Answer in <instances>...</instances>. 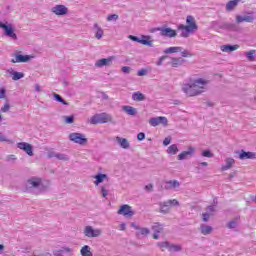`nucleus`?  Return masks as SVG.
Masks as SVG:
<instances>
[{
	"label": "nucleus",
	"instance_id": "f8f14e48",
	"mask_svg": "<svg viewBox=\"0 0 256 256\" xmlns=\"http://www.w3.org/2000/svg\"><path fill=\"white\" fill-rule=\"evenodd\" d=\"M33 59L31 55H21L17 53L15 57L11 60V63H29Z\"/></svg>",
	"mask_w": 256,
	"mask_h": 256
},
{
	"label": "nucleus",
	"instance_id": "a878e982",
	"mask_svg": "<svg viewBox=\"0 0 256 256\" xmlns=\"http://www.w3.org/2000/svg\"><path fill=\"white\" fill-rule=\"evenodd\" d=\"M181 51H183V47L173 46V47L166 48L164 50V53L166 55H171V53H181Z\"/></svg>",
	"mask_w": 256,
	"mask_h": 256
},
{
	"label": "nucleus",
	"instance_id": "8fccbe9b",
	"mask_svg": "<svg viewBox=\"0 0 256 256\" xmlns=\"http://www.w3.org/2000/svg\"><path fill=\"white\" fill-rule=\"evenodd\" d=\"M119 19V15L117 14H111L107 17V21H117Z\"/></svg>",
	"mask_w": 256,
	"mask_h": 256
},
{
	"label": "nucleus",
	"instance_id": "39448f33",
	"mask_svg": "<svg viewBox=\"0 0 256 256\" xmlns=\"http://www.w3.org/2000/svg\"><path fill=\"white\" fill-rule=\"evenodd\" d=\"M0 29H3L5 37H9L12 41H17V34L15 33V26L9 22L0 21Z\"/></svg>",
	"mask_w": 256,
	"mask_h": 256
},
{
	"label": "nucleus",
	"instance_id": "bf43d9fd",
	"mask_svg": "<svg viewBox=\"0 0 256 256\" xmlns=\"http://www.w3.org/2000/svg\"><path fill=\"white\" fill-rule=\"evenodd\" d=\"M122 71H123L124 73H126L127 75H129V73H131V67L123 66V67H122Z\"/></svg>",
	"mask_w": 256,
	"mask_h": 256
},
{
	"label": "nucleus",
	"instance_id": "bb28decb",
	"mask_svg": "<svg viewBox=\"0 0 256 256\" xmlns=\"http://www.w3.org/2000/svg\"><path fill=\"white\" fill-rule=\"evenodd\" d=\"M200 231L202 235H211L213 233V227L207 225V224H202L200 226Z\"/></svg>",
	"mask_w": 256,
	"mask_h": 256
},
{
	"label": "nucleus",
	"instance_id": "a211bd4d",
	"mask_svg": "<svg viewBox=\"0 0 256 256\" xmlns=\"http://www.w3.org/2000/svg\"><path fill=\"white\" fill-rule=\"evenodd\" d=\"M115 57L110 56L108 58H102L97 61V67H109L113 63Z\"/></svg>",
	"mask_w": 256,
	"mask_h": 256
},
{
	"label": "nucleus",
	"instance_id": "412c9836",
	"mask_svg": "<svg viewBox=\"0 0 256 256\" xmlns=\"http://www.w3.org/2000/svg\"><path fill=\"white\" fill-rule=\"evenodd\" d=\"M112 119L111 115L107 113H100L97 115V123H109Z\"/></svg>",
	"mask_w": 256,
	"mask_h": 256
},
{
	"label": "nucleus",
	"instance_id": "4468645a",
	"mask_svg": "<svg viewBox=\"0 0 256 256\" xmlns=\"http://www.w3.org/2000/svg\"><path fill=\"white\" fill-rule=\"evenodd\" d=\"M238 159H240V161H245V159H256V153L241 150Z\"/></svg>",
	"mask_w": 256,
	"mask_h": 256
},
{
	"label": "nucleus",
	"instance_id": "dca6fc26",
	"mask_svg": "<svg viewBox=\"0 0 256 256\" xmlns=\"http://www.w3.org/2000/svg\"><path fill=\"white\" fill-rule=\"evenodd\" d=\"M7 73L12 77V81H19V79H23V77H25L23 72H17L13 70V68H9Z\"/></svg>",
	"mask_w": 256,
	"mask_h": 256
},
{
	"label": "nucleus",
	"instance_id": "ea45409f",
	"mask_svg": "<svg viewBox=\"0 0 256 256\" xmlns=\"http://www.w3.org/2000/svg\"><path fill=\"white\" fill-rule=\"evenodd\" d=\"M152 231H154V233H160L163 231V225L159 224V223H154L152 226Z\"/></svg>",
	"mask_w": 256,
	"mask_h": 256
},
{
	"label": "nucleus",
	"instance_id": "9b49d317",
	"mask_svg": "<svg viewBox=\"0 0 256 256\" xmlns=\"http://www.w3.org/2000/svg\"><path fill=\"white\" fill-rule=\"evenodd\" d=\"M117 213L118 215H123L124 217H133V215H135L133 208L127 204L120 206Z\"/></svg>",
	"mask_w": 256,
	"mask_h": 256
},
{
	"label": "nucleus",
	"instance_id": "a19ab883",
	"mask_svg": "<svg viewBox=\"0 0 256 256\" xmlns=\"http://www.w3.org/2000/svg\"><path fill=\"white\" fill-rule=\"evenodd\" d=\"M56 159H58V161H69V156L67 154L58 152Z\"/></svg>",
	"mask_w": 256,
	"mask_h": 256
},
{
	"label": "nucleus",
	"instance_id": "c85d7f7f",
	"mask_svg": "<svg viewBox=\"0 0 256 256\" xmlns=\"http://www.w3.org/2000/svg\"><path fill=\"white\" fill-rule=\"evenodd\" d=\"M241 0H231L226 4V11H234Z\"/></svg>",
	"mask_w": 256,
	"mask_h": 256
},
{
	"label": "nucleus",
	"instance_id": "aec40b11",
	"mask_svg": "<svg viewBox=\"0 0 256 256\" xmlns=\"http://www.w3.org/2000/svg\"><path fill=\"white\" fill-rule=\"evenodd\" d=\"M115 141L122 149H129V147H131V144L129 143V140H127V138H121L119 136H116Z\"/></svg>",
	"mask_w": 256,
	"mask_h": 256
},
{
	"label": "nucleus",
	"instance_id": "a18cd8bd",
	"mask_svg": "<svg viewBox=\"0 0 256 256\" xmlns=\"http://www.w3.org/2000/svg\"><path fill=\"white\" fill-rule=\"evenodd\" d=\"M63 119L68 125H71L75 121V117L73 116H63Z\"/></svg>",
	"mask_w": 256,
	"mask_h": 256
},
{
	"label": "nucleus",
	"instance_id": "0eeeda50",
	"mask_svg": "<svg viewBox=\"0 0 256 256\" xmlns=\"http://www.w3.org/2000/svg\"><path fill=\"white\" fill-rule=\"evenodd\" d=\"M155 31H160V35L162 37H169L170 39L173 37H177V31H175L169 27L153 28L152 33H155Z\"/></svg>",
	"mask_w": 256,
	"mask_h": 256
},
{
	"label": "nucleus",
	"instance_id": "09e8293b",
	"mask_svg": "<svg viewBox=\"0 0 256 256\" xmlns=\"http://www.w3.org/2000/svg\"><path fill=\"white\" fill-rule=\"evenodd\" d=\"M210 217H212L209 212H204L202 213V219L205 223H207V221H209Z\"/></svg>",
	"mask_w": 256,
	"mask_h": 256
},
{
	"label": "nucleus",
	"instance_id": "69168bd1",
	"mask_svg": "<svg viewBox=\"0 0 256 256\" xmlns=\"http://www.w3.org/2000/svg\"><path fill=\"white\" fill-rule=\"evenodd\" d=\"M146 191H153V184H148L145 186Z\"/></svg>",
	"mask_w": 256,
	"mask_h": 256
},
{
	"label": "nucleus",
	"instance_id": "1a4fd4ad",
	"mask_svg": "<svg viewBox=\"0 0 256 256\" xmlns=\"http://www.w3.org/2000/svg\"><path fill=\"white\" fill-rule=\"evenodd\" d=\"M69 139L73 143H77L78 145H85L87 143V137H85L82 133H71L69 134Z\"/></svg>",
	"mask_w": 256,
	"mask_h": 256
},
{
	"label": "nucleus",
	"instance_id": "c9c22d12",
	"mask_svg": "<svg viewBox=\"0 0 256 256\" xmlns=\"http://www.w3.org/2000/svg\"><path fill=\"white\" fill-rule=\"evenodd\" d=\"M132 227H134L135 229H139L137 235H149L150 233L148 228H139L138 226H135L134 223H132Z\"/></svg>",
	"mask_w": 256,
	"mask_h": 256
},
{
	"label": "nucleus",
	"instance_id": "e433bc0d",
	"mask_svg": "<svg viewBox=\"0 0 256 256\" xmlns=\"http://www.w3.org/2000/svg\"><path fill=\"white\" fill-rule=\"evenodd\" d=\"M237 225H239V218H235V219L231 220L227 224V228L228 229H236Z\"/></svg>",
	"mask_w": 256,
	"mask_h": 256
},
{
	"label": "nucleus",
	"instance_id": "f03ea898",
	"mask_svg": "<svg viewBox=\"0 0 256 256\" xmlns=\"http://www.w3.org/2000/svg\"><path fill=\"white\" fill-rule=\"evenodd\" d=\"M199 29L197 22L195 21V17L189 15L186 17V25L180 24L178 25V31H181L180 37L187 39L190 35L196 33Z\"/></svg>",
	"mask_w": 256,
	"mask_h": 256
},
{
	"label": "nucleus",
	"instance_id": "4be33fe9",
	"mask_svg": "<svg viewBox=\"0 0 256 256\" xmlns=\"http://www.w3.org/2000/svg\"><path fill=\"white\" fill-rule=\"evenodd\" d=\"M225 165L221 167L222 171H229L235 165V160L232 157H227L224 160Z\"/></svg>",
	"mask_w": 256,
	"mask_h": 256
},
{
	"label": "nucleus",
	"instance_id": "774afa93",
	"mask_svg": "<svg viewBox=\"0 0 256 256\" xmlns=\"http://www.w3.org/2000/svg\"><path fill=\"white\" fill-rule=\"evenodd\" d=\"M0 141H7V138L0 132Z\"/></svg>",
	"mask_w": 256,
	"mask_h": 256
},
{
	"label": "nucleus",
	"instance_id": "5fc2aeb1",
	"mask_svg": "<svg viewBox=\"0 0 256 256\" xmlns=\"http://www.w3.org/2000/svg\"><path fill=\"white\" fill-rule=\"evenodd\" d=\"M57 154H58V152L51 151L48 153V157H49V159H53V158L57 159Z\"/></svg>",
	"mask_w": 256,
	"mask_h": 256
},
{
	"label": "nucleus",
	"instance_id": "f3484780",
	"mask_svg": "<svg viewBox=\"0 0 256 256\" xmlns=\"http://www.w3.org/2000/svg\"><path fill=\"white\" fill-rule=\"evenodd\" d=\"M181 187V183L177 180H169L165 182L164 188L168 191L171 189H179Z\"/></svg>",
	"mask_w": 256,
	"mask_h": 256
},
{
	"label": "nucleus",
	"instance_id": "e2e57ef3",
	"mask_svg": "<svg viewBox=\"0 0 256 256\" xmlns=\"http://www.w3.org/2000/svg\"><path fill=\"white\" fill-rule=\"evenodd\" d=\"M137 139L138 141H143V139H145V133L143 132L138 133Z\"/></svg>",
	"mask_w": 256,
	"mask_h": 256
},
{
	"label": "nucleus",
	"instance_id": "4c0bfd02",
	"mask_svg": "<svg viewBox=\"0 0 256 256\" xmlns=\"http://www.w3.org/2000/svg\"><path fill=\"white\" fill-rule=\"evenodd\" d=\"M169 246H170V243L168 241L157 243V247H159V249H161V251H165V249H167L169 251Z\"/></svg>",
	"mask_w": 256,
	"mask_h": 256
},
{
	"label": "nucleus",
	"instance_id": "4d7b16f0",
	"mask_svg": "<svg viewBox=\"0 0 256 256\" xmlns=\"http://www.w3.org/2000/svg\"><path fill=\"white\" fill-rule=\"evenodd\" d=\"M167 59V56H161L157 62L158 67L163 65V62Z\"/></svg>",
	"mask_w": 256,
	"mask_h": 256
},
{
	"label": "nucleus",
	"instance_id": "423d86ee",
	"mask_svg": "<svg viewBox=\"0 0 256 256\" xmlns=\"http://www.w3.org/2000/svg\"><path fill=\"white\" fill-rule=\"evenodd\" d=\"M51 13L56 15L57 17H65V15L69 14V8L63 4H56L51 8Z\"/></svg>",
	"mask_w": 256,
	"mask_h": 256
},
{
	"label": "nucleus",
	"instance_id": "6e6552de",
	"mask_svg": "<svg viewBox=\"0 0 256 256\" xmlns=\"http://www.w3.org/2000/svg\"><path fill=\"white\" fill-rule=\"evenodd\" d=\"M236 23H253L256 17L253 15V12H247L246 14L236 15Z\"/></svg>",
	"mask_w": 256,
	"mask_h": 256
},
{
	"label": "nucleus",
	"instance_id": "cd10ccee",
	"mask_svg": "<svg viewBox=\"0 0 256 256\" xmlns=\"http://www.w3.org/2000/svg\"><path fill=\"white\" fill-rule=\"evenodd\" d=\"M139 43H141V45H147L148 47H153V41H151V36L142 35Z\"/></svg>",
	"mask_w": 256,
	"mask_h": 256
},
{
	"label": "nucleus",
	"instance_id": "2eb2a0df",
	"mask_svg": "<svg viewBox=\"0 0 256 256\" xmlns=\"http://www.w3.org/2000/svg\"><path fill=\"white\" fill-rule=\"evenodd\" d=\"M194 154L195 148L190 146L187 151H183L178 155V160L184 161V159H187V157H191Z\"/></svg>",
	"mask_w": 256,
	"mask_h": 256
},
{
	"label": "nucleus",
	"instance_id": "79ce46f5",
	"mask_svg": "<svg viewBox=\"0 0 256 256\" xmlns=\"http://www.w3.org/2000/svg\"><path fill=\"white\" fill-rule=\"evenodd\" d=\"M246 57L248 61H255V50H250L246 52Z\"/></svg>",
	"mask_w": 256,
	"mask_h": 256
},
{
	"label": "nucleus",
	"instance_id": "393cba45",
	"mask_svg": "<svg viewBox=\"0 0 256 256\" xmlns=\"http://www.w3.org/2000/svg\"><path fill=\"white\" fill-rule=\"evenodd\" d=\"M185 63V59H183L182 57H178V58H172L170 65L171 67H181V65H183Z\"/></svg>",
	"mask_w": 256,
	"mask_h": 256
},
{
	"label": "nucleus",
	"instance_id": "7ed1b4c3",
	"mask_svg": "<svg viewBox=\"0 0 256 256\" xmlns=\"http://www.w3.org/2000/svg\"><path fill=\"white\" fill-rule=\"evenodd\" d=\"M26 187L28 189H32L33 191H37V193H43V191L47 189L45 181L39 177H32L28 179Z\"/></svg>",
	"mask_w": 256,
	"mask_h": 256
},
{
	"label": "nucleus",
	"instance_id": "de8ad7c7",
	"mask_svg": "<svg viewBox=\"0 0 256 256\" xmlns=\"http://www.w3.org/2000/svg\"><path fill=\"white\" fill-rule=\"evenodd\" d=\"M205 213H208V215L213 217V215H215V206H208Z\"/></svg>",
	"mask_w": 256,
	"mask_h": 256
},
{
	"label": "nucleus",
	"instance_id": "473e14b6",
	"mask_svg": "<svg viewBox=\"0 0 256 256\" xmlns=\"http://www.w3.org/2000/svg\"><path fill=\"white\" fill-rule=\"evenodd\" d=\"M169 211H171V206H169L167 201L160 203V213L167 214Z\"/></svg>",
	"mask_w": 256,
	"mask_h": 256
},
{
	"label": "nucleus",
	"instance_id": "13d9d810",
	"mask_svg": "<svg viewBox=\"0 0 256 256\" xmlns=\"http://www.w3.org/2000/svg\"><path fill=\"white\" fill-rule=\"evenodd\" d=\"M128 39H130L131 41H136V43L140 42V38L137 36L129 35Z\"/></svg>",
	"mask_w": 256,
	"mask_h": 256
},
{
	"label": "nucleus",
	"instance_id": "20e7f679",
	"mask_svg": "<svg viewBox=\"0 0 256 256\" xmlns=\"http://www.w3.org/2000/svg\"><path fill=\"white\" fill-rule=\"evenodd\" d=\"M101 183H104V185L100 186V191L102 197L104 199L109 195V183H110V178L109 175L103 174L101 172L97 173V185H101Z\"/></svg>",
	"mask_w": 256,
	"mask_h": 256
},
{
	"label": "nucleus",
	"instance_id": "052dcab7",
	"mask_svg": "<svg viewBox=\"0 0 256 256\" xmlns=\"http://www.w3.org/2000/svg\"><path fill=\"white\" fill-rule=\"evenodd\" d=\"M171 144V137H166L163 141V145L167 147V145Z\"/></svg>",
	"mask_w": 256,
	"mask_h": 256
},
{
	"label": "nucleus",
	"instance_id": "58836bf2",
	"mask_svg": "<svg viewBox=\"0 0 256 256\" xmlns=\"http://www.w3.org/2000/svg\"><path fill=\"white\" fill-rule=\"evenodd\" d=\"M53 97H54L55 101H58V103H62V105H69V103L67 101H65L63 99V97H61V95L54 93Z\"/></svg>",
	"mask_w": 256,
	"mask_h": 256
},
{
	"label": "nucleus",
	"instance_id": "ddd939ff",
	"mask_svg": "<svg viewBox=\"0 0 256 256\" xmlns=\"http://www.w3.org/2000/svg\"><path fill=\"white\" fill-rule=\"evenodd\" d=\"M17 147L18 149L25 151V153H27V155H29L30 157H33V146H31V144L26 142H19L17 143Z\"/></svg>",
	"mask_w": 256,
	"mask_h": 256
},
{
	"label": "nucleus",
	"instance_id": "0e129e2a",
	"mask_svg": "<svg viewBox=\"0 0 256 256\" xmlns=\"http://www.w3.org/2000/svg\"><path fill=\"white\" fill-rule=\"evenodd\" d=\"M90 123H91V125H97V115H94V116L90 119Z\"/></svg>",
	"mask_w": 256,
	"mask_h": 256
},
{
	"label": "nucleus",
	"instance_id": "5701e85b",
	"mask_svg": "<svg viewBox=\"0 0 256 256\" xmlns=\"http://www.w3.org/2000/svg\"><path fill=\"white\" fill-rule=\"evenodd\" d=\"M220 49L223 53H231L233 51H237V49H239V45H222Z\"/></svg>",
	"mask_w": 256,
	"mask_h": 256
},
{
	"label": "nucleus",
	"instance_id": "680f3d73",
	"mask_svg": "<svg viewBox=\"0 0 256 256\" xmlns=\"http://www.w3.org/2000/svg\"><path fill=\"white\" fill-rule=\"evenodd\" d=\"M103 37V30L101 28H97V39H101Z\"/></svg>",
	"mask_w": 256,
	"mask_h": 256
},
{
	"label": "nucleus",
	"instance_id": "7c9ffc66",
	"mask_svg": "<svg viewBox=\"0 0 256 256\" xmlns=\"http://www.w3.org/2000/svg\"><path fill=\"white\" fill-rule=\"evenodd\" d=\"M123 111L127 113V115L135 116L137 115V108H134L132 106H123L122 107Z\"/></svg>",
	"mask_w": 256,
	"mask_h": 256
},
{
	"label": "nucleus",
	"instance_id": "c756f323",
	"mask_svg": "<svg viewBox=\"0 0 256 256\" xmlns=\"http://www.w3.org/2000/svg\"><path fill=\"white\" fill-rule=\"evenodd\" d=\"M166 153L168 155H177L179 153V147H177V144H172L167 148Z\"/></svg>",
	"mask_w": 256,
	"mask_h": 256
},
{
	"label": "nucleus",
	"instance_id": "338daca9",
	"mask_svg": "<svg viewBox=\"0 0 256 256\" xmlns=\"http://www.w3.org/2000/svg\"><path fill=\"white\" fill-rule=\"evenodd\" d=\"M5 97V89H0V99H3Z\"/></svg>",
	"mask_w": 256,
	"mask_h": 256
},
{
	"label": "nucleus",
	"instance_id": "c03bdc74",
	"mask_svg": "<svg viewBox=\"0 0 256 256\" xmlns=\"http://www.w3.org/2000/svg\"><path fill=\"white\" fill-rule=\"evenodd\" d=\"M202 157H207L208 159H211L212 157H214L213 152H211V150H204L202 152Z\"/></svg>",
	"mask_w": 256,
	"mask_h": 256
},
{
	"label": "nucleus",
	"instance_id": "b1692460",
	"mask_svg": "<svg viewBox=\"0 0 256 256\" xmlns=\"http://www.w3.org/2000/svg\"><path fill=\"white\" fill-rule=\"evenodd\" d=\"M222 29H226V31L237 32L239 31V26H237L235 23H224L222 25Z\"/></svg>",
	"mask_w": 256,
	"mask_h": 256
},
{
	"label": "nucleus",
	"instance_id": "9d476101",
	"mask_svg": "<svg viewBox=\"0 0 256 256\" xmlns=\"http://www.w3.org/2000/svg\"><path fill=\"white\" fill-rule=\"evenodd\" d=\"M149 124L151 125V127H157V125H163L164 127H167V125L169 124V120H167V117L165 116H158L150 118Z\"/></svg>",
	"mask_w": 256,
	"mask_h": 256
},
{
	"label": "nucleus",
	"instance_id": "f704fd0d",
	"mask_svg": "<svg viewBox=\"0 0 256 256\" xmlns=\"http://www.w3.org/2000/svg\"><path fill=\"white\" fill-rule=\"evenodd\" d=\"M181 249H182L181 245H179V244H171L170 243L168 251L170 253H177V252L181 251Z\"/></svg>",
	"mask_w": 256,
	"mask_h": 256
},
{
	"label": "nucleus",
	"instance_id": "2f4dec72",
	"mask_svg": "<svg viewBox=\"0 0 256 256\" xmlns=\"http://www.w3.org/2000/svg\"><path fill=\"white\" fill-rule=\"evenodd\" d=\"M133 101H145V94L141 93L140 91L134 92L132 94Z\"/></svg>",
	"mask_w": 256,
	"mask_h": 256
},
{
	"label": "nucleus",
	"instance_id": "864d4df0",
	"mask_svg": "<svg viewBox=\"0 0 256 256\" xmlns=\"http://www.w3.org/2000/svg\"><path fill=\"white\" fill-rule=\"evenodd\" d=\"M11 108V106H9V104L6 102L4 104V107L1 108L2 113H7V111H9V109Z\"/></svg>",
	"mask_w": 256,
	"mask_h": 256
},
{
	"label": "nucleus",
	"instance_id": "49530a36",
	"mask_svg": "<svg viewBox=\"0 0 256 256\" xmlns=\"http://www.w3.org/2000/svg\"><path fill=\"white\" fill-rule=\"evenodd\" d=\"M170 207H179V201L177 199H172L166 201Z\"/></svg>",
	"mask_w": 256,
	"mask_h": 256
},
{
	"label": "nucleus",
	"instance_id": "f257e3e1",
	"mask_svg": "<svg viewBox=\"0 0 256 256\" xmlns=\"http://www.w3.org/2000/svg\"><path fill=\"white\" fill-rule=\"evenodd\" d=\"M209 85V80L205 78H190L181 86V91L186 97H197L201 93H205V89Z\"/></svg>",
	"mask_w": 256,
	"mask_h": 256
},
{
	"label": "nucleus",
	"instance_id": "3c124183",
	"mask_svg": "<svg viewBox=\"0 0 256 256\" xmlns=\"http://www.w3.org/2000/svg\"><path fill=\"white\" fill-rule=\"evenodd\" d=\"M182 57H192L193 55L191 54V52H189V50H182L180 51Z\"/></svg>",
	"mask_w": 256,
	"mask_h": 256
},
{
	"label": "nucleus",
	"instance_id": "603ef678",
	"mask_svg": "<svg viewBox=\"0 0 256 256\" xmlns=\"http://www.w3.org/2000/svg\"><path fill=\"white\" fill-rule=\"evenodd\" d=\"M73 249L69 247H62V249L59 251V253H72Z\"/></svg>",
	"mask_w": 256,
	"mask_h": 256
},
{
	"label": "nucleus",
	"instance_id": "6e6d98bb",
	"mask_svg": "<svg viewBox=\"0 0 256 256\" xmlns=\"http://www.w3.org/2000/svg\"><path fill=\"white\" fill-rule=\"evenodd\" d=\"M138 77H144V75H147V70L141 69L137 73Z\"/></svg>",
	"mask_w": 256,
	"mask_h": 256
},
{
	"label": "nucleus",
	"instance_id": "6ab92c4d",
	"mask_svg": "<svg viewBox=\"0 0 256 256\" xmlns=\"http://www.w3.org/2000/svg\"><path fill=\"white\" fill-rule=\"evenodd\" d=\"M83 234L88 239H93V237H97V232L93 229L92 226H85L83 229Z\"/></svg>",
	"mask_w": 256,
	"mask_h": 256
},
{
	"label": "nucleus",
	"instance_id": "72a5a7b5",
	"mask_svg": "<svg viewBox=\"0 0 256 256\" xmlns=\"http://www.w3.org/2000/svg\"><path fill=\"white\" fill-rule=\"evenodd\" d=\"M80 253L82 256H93V253L91 252V247H89L88 245L82 247Z\"/></svg>",
	"mask_w": 256,
	"mask_h": 256
},
{
	"label": "nucleus",
	"instance_id": "37998d69",
	"mask_svg": "<svg viewBox=\"0 0 256 256\" xmlns=\"http://www.w3.org/2000/svg\"><path fill=\"white\" fill-rule=\"evenodd\" d=\"M97 98L101 99L102 101H107V99H109V96L105 94V92H98Z\"/></svg>",
	"mask_w": 256,
	"mask_h": 256
}]
</instances>
